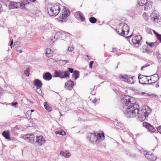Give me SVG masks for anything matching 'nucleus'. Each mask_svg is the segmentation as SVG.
<instances>
[{"mask_svg":"<svg viewBox=\"0 0 161 161\" xmlns=\"http://www.w3.org/2000/svg\"><path fill=\"white\" fill-rule=\"evenodd\" d=\"M93 63V61H91L89 63V67L91 68H92V64Z\"/></svg>","mask_w":161,"mask_h":161,"instance_id":"obj_41","label":"nucleus"},{"mask_svg":"<svg viewBox=\"0 0 161 161\" xmlns=\"http://www.w3.org/2000/svg\"><path fill=\"white\" fill-rule=\"evenodd\" d=\"M13 40H12L11 42L10 43V46L11 47V48H12V45L13 44Z\"/></svg>","mask_w":161,"mask_h":161,"instance_id":"obj_48","label":"nucleus"},{"mask_svg":"<svg viewBox=\"0 0 161 161\" xmlns=\"http://www.w3.org/2000/svg\"><path fill=\"white\" fill-rule=\"evenodd\" d=\"M47 9L50 15L56 16L59 13L60 7L59 4L58 3L52 5L51 7H48Z\"/></svg>","mask_w":161,"mask_h":161,"instance_id":"obj_3","label":"nucleus"},{"mask_svg":"<svg viewBox=\"0 0 161 161\" xmlns=\"http://www.w3.org/2000/svg\"><path fill=\"white\" fill-rule=\"evenodd\" d=\"M55 77H59L62 79L69 78V73L68 71H63L61 70L55 71L54 73Z\"/></svg>","mask_w":161,"mask_h":161,"instance_id":"obj_4","label":"nucleus"},{"mask_svg":"<svg viewBox=\"0 0 161 161\" xmlns=\"http://www.w3.org/2000/svg\"><path fill=\"white\" fill-rule=\"evenodd\" d=\"M60 61L62 62H64V63H63V64L64 65L65 64H66L68 62V61L67 60H60Z\"/></svg>","mask_w":161,"mask_h":161,"instance_id":"obj_40","label":"nucleus"},{"mask_svg":"<svg viewBox=\"0 0 161 161\" xmlns=\"http://www.w3.org/2000/svg\"><path fill=\"white\" fill-rule=\"evenodd\" d=\"M150 77H148V78H147V79H150Z\"/></svg>","mask_w":161,"mask_h":161,"instance_id":"obj_54","label":"nucleus"},{"mask_svg":"<svg viewBox=\"0 0 161 161\" xmlns=\"http://www.w3.org/2000/svg\"><path fill=\"white\" fill-rule=\"evenodd\" d=\"M96 141L97 140L98 141H101L104 139V134L96 133Z\"/></svg>","mask_w":161,"mask_h":161,"instance_id":"obj_17","label":"nucleus"},{"mask_svg":"<svg viewBox=\"0 0 161 161\" xmlns=\"http://www.w3.org/2000/svg\"><path fill=\"white\" fill-rule=\"evenodd\" d=\"M51 108L49 106V107H48L47 108Z\"/></svg>","mask_w":161,"mask_h":161,"instance_id":"obj_59","label":"nucleus"},{"mask_svg":"<svg viewBox=\"0 0 161 161\" xmlns=\"http://www.w3.org/2000/svg\"><path fill=\"white\" fill-rule=\"evenodd\" d=\"M99 77L100 78V79H102V78H101V76H99Z\"/></svg>","mask_w":161,"mask_h":161,"instance_id":"obj_55","label":"nucleus"},{"mask_svg":"<svg viewBox=\"0 0 161 161\" xmlns=\"http://www.w3.org/2000/svg\"><path fill=\"white\" fill-rule=\"evenodd\" d=\"M8 7L10 9L19 8L25 9V5H22V4L20 3H16V2L11 1L8 5Z\"/></svg>","mask_w":161,"mask_h":161,"instance_id":"obj_5","label":"nucleus"},{"mask_svg":"<svg viewBox=\"0 0 161 161\" xmlns=\"http://www.w3.org/2000/svg\"><path fill=\"white\" fill-rule=\"evenodd\" d=\"M143 124V126L147 129L149 131L151 132H154L156 131L155 128L149 123L147 122H144Z\"/></svg>","mask_w":161,"mask_h":161,"instance_id":"obj_12","label":"nucleus"},{"mask_svg":"<svg viewBox=\"0 0 161 161\" xmlns=\"http://www.w3.org/2000/svg\"><path fill=\"white\" fill-rule=\"evenodd\" d=\"M43 79L46 80H49L52 78V75L51 73L49 72H47L43 75Z\"/></svg>","mask_w":161,"mask_h":161,"instance_id":"obj_16","label":"nucleus"},{"mask_svg":"<svg viewBox=\"0 0 161 161\" xmlns=\"http://www.w3.org/2000/svg\"><path fill=\"white\" fill-rule=\"evenodd\" d=\"M2 8V5L0 3V12L1 11V9Z\"/></svg>","mask_w":161,"mask_h":161,"instance_id":"obj_52","label":"nucleus"},{"mask_svg":"<svg viewBox=\"0 0 161 161\" xmlns=\"http://www.w3.org/2000/svg\"><path fill=\"white\" fill-rule=\"evenodd\" d=\"M130 36H127V37H130Z\"/></svg>","mask_w":161,"mask_h":161,"instance_id":"obj_58","label":"nucleus"},{"mask_svg":"<svg viewBox=\"0 0 161 161\" xmlns=\"http://www.w3.org/2000/svg\"><path fill=\"white\" fill-rule=\"evenodd\" d=\"M74 48L73 47H69L67 50L69 52H71L74 50Z\"/></svg>","mask_w":161,"mask_h":161,"instance_id":"obj_37","label":"nucleus"},{"mask_svg":"<svg viewBox=\"0 0 161 161\" xmlns=\"http://www.w3.org/2000/svg\"><path fill=\"white\" fill-rule=\"evenodd\" d=\"M79 15L80 17V19H81V20L82 21L84 20L85 19V18L83 16V14L80 12H79L77 13Z\"/></svg>","mask_w":161,"mask_h":161,"instance_id":"obj_26","label":"nucleus"},{"mask_svg":"<svg viewBox=\"0 0 161 161\" xmlns=\"http://www.w3.org/2000/svg\"><path fill=\"white\" fill-rule=\"evenodd\" d=\"M142 39L141 36L139 35L134 37L132 38V41L135 46L137 47L141 45V41Z\"/></svg>","mask_w":161,"mask_h":161,"instance_id":"obj_6","label":"nucleus"},{"mask_svg":"<svg viewBox=\"0 0 161 161\" xmlns=\"http://www.w3.org/2000/svg\"><path fill=\"white\" fill-rule=\"evenodd\" d=\"M90 22L92 23H95L97 21V19L94 17H91L89 18Z\"/></svg>","mask_w":161,"mask_h":161,"instance_id":"obj_31","label":"nucleus"},{"mask_svg":"<svg viewBox=\"0 0 161 161\" xmlns=\"http://www.w3.org/2000/svg\"><path fill=\"white\" fill-rule=\"evenodd\" d=\"M34 84L36 87H42V83L38 79H36L34 80Z\"/></svg>","mask_w":161,"mask_h":161,"instance_id":"obj_18","label":"nucleus"},{"mask_svg":"<svg viewBox=\"0 0 161 161\" xmlns=\"http://www.w3.org/2000/svg\"><path fill=\"white\" fill-rule=\"evenodd\" d=\"M129 30V27L127 24L121 23L118 28L116 30V31L119 35L126 36L128 33Z\"/></svg>","mask_w":161,"mask_h":161,"instance_id":"obj_2","label":"nucleus"},{"mask_svg":"<svg viewBox=\"0 0 161 161\" xmlns=\"http://www.w3.org/2000/svg\"><path fill=\"white\" fill-rule=\"evenodd\" d=\"M62 36V34L60 32H57L56 33L54 36V39H57Z\"/></svg>","mask_w":161,"mask_h":161,"instance_id":"obj_27","label":"nucleus"},{"mask_svg":"<svg viewBox=\"0 0 161 161\" xmlns=\"http://www.w3.org/2000/svg\"><path fill=\"white\" fill-rule=\"evenodd\" d=\"M31 112H33V111H34V110H33L32 109V110H31Z\"/></svg>","mask_w":161,"mask_h":161,"instance_id":"obj_57","label":"nucleus"},{"mask_svg":"<svg viewBox=\"0 0 161 161\" xmlns=\"http://www.w3.org/2000/svg\"><path fill=\"white\" fill-rule=\"evenodd\" d=\"M159 84H158V83L157 84H156V87H159Z\"/></svg>","mask_w":161,"mask_h":161,"instance_id":"obj_50","label":"nucleus"},{"mask_svg":"<svg viewBox=\"0 0 161 161\" xmlns=\"http://www.w3.org/2000/svg\"><path fill=\"white\" fill-rule=\"evenodd\" d=\"M138 4L140 6H143L147 2V0H137Z\"/></svg>","mask_w":161,"mask_h":161,"instance_id":"obj_24","label":"nucleus"},{"mask_svg":"<svg viewBox=\"0 0 161 161\" xmlns=\"http://www.w3.org/2000/svg\"><path fill=\"white\" fill-rule=\"evenodd\" d=\"M68 71H69V72H70L71 73H73V72H74V69L73 68H68Z\"/></svg>","mask_w":161,"mask_h":161,"instance_id":"obj_38","label":"nucleus"},{"mask_svg":"<svg viewBox=\"0 0 161 161\" xmlns=\"http://www.w3.org/2000/svg\"><path fill=\"white\" fill-rule=\"evenodd\" d=\"M146 43L147 45L150 47L151 48L153 47L156 45V42L148 43L147 42Z\"/></svg>","mask_w":161,"mask_h":161,"instance_id":"obj_35","label":"nucleus"},{"mask_svg":"<svg viewBox=\"0 0 161 161\" xmlns=\"http://www.w3.org/2000/svg\"><path fill=\"white\" fill-rule=\"evenodd\" d=\"M86 57H88V55H86Z\"/></svg>","mask_w":161,"mask_h":161,"instance_id":"obj_60","label":"nucleus"},{"mask_svg":"<svg viewBox=\"0 0 161 161\" xmlns=\"http://www.w3.org/2000/svg\"><path fill=\"white\" fill-rule=\"evenodd\" d=\"M142 16L143 18L145 20L147 21L148 19L149 16L146 13H144Z\"/></svg>","mask_w":161,"mask_h":161,"instance_id":"obj_34","label":"nucleus"},{"mask_svg":"<svg viewBox=\"0 0 161 161\" xmlns=\"http://www.w3.org/2000/svg\"><path fill=\"white\" fill-rule=\"evenodd\" d=\"M30 67H28L24 71V73L27 76H29L30 75Z\"/></svg>","mask_w":161,"mask_h":161,"instance_id":"obj_29","label":"nucleus"},{"mask_svg":"<svg viewBox=\"0 0 161 161\" xmlns=\"http://www.w3.org/2000/svg\"><path fill=\"white\" fill-rule=\"evenodd\" d=\"M35 136L32 134H27L23 136V138L27 142L31 143H33L34 142Z\"/></svg>","mask_w":161,"mask_h":161,"instance_id":"obj_8","label":"nucleus"},{"mask_svg":"<svg viewBox=\"0 0 161 161\" xmlns=\"http://www.w3.org/2000/svg\"><path fill=\"white\" fill-rule=\"evenodd\" d=\"M30 3L28 2V1H26V2H25V3H24L23 4H22V5H25H25L29 4Z\"/></svg>","mask_w":161,"mask_h":161,"instance_id":"obj_46","label":"nucleus"},{"mask_svg":"<svg viewBox=\"0 0 161 161\" xmlns=\"http://www.w3.org/2000/svg\"><path fill=\"white\" fill-rule=\"evenodd\" d=\"M148 95H149V96H151L150 95V94H148Z\"/></svg>","mask_w":161,"mask_h":161,"instance_id":"obj_61","label":"nucleus"},{"mask_svg":"<svg viewBox=\"0 0 161 161\" xmlns=\"http://www.w3.org/2000/svg\"><path fill=\"white\" fill-rule=\"evenodd\" d=\"M17 104H18V103L17 102L12 103H11V105L12 106H15Z\"/></svg>","mask_w":161,"mask_h":161,"instance_id":"obj_45","label":"nucleus"},{"mask_svg":"<svg viewBox=\"0 0 161 161\" xmlns=\"http://www.w3.org/2000/svg\"><path fill=\"white\" fill-rule=\"evenodd\" d=\"M59 113L60 114V116H62V115L61 114V113L60 112H59Z\"/></svg>","mask_w":161,"mask_h":161,"instance_id":"obj_56","label":"nucleus"},{"mask_svg":"<svg viewBox=\"0 0 161 161\" xmlns=\"http://www.w3.org/2000/svg\"><path fill=\"white\" fill-rule=\"evenodd\" d=\"M128 76L127 75L124 76L122 75H120L119 76L120 79L122 81H124L126 82V79H127Z\"/></svg>","mask_w":161,"mask_h":161,"instance_id":"obj_28","label":"nucleus"},{"mask_svg":"<svg viewBox=\"0 0 161 161\" xmlns=\"http://www.w3.org/2000/svg\"><path fill=\"white\" fill-rule=\"evenodd\" d=\"M159 16L155 13L153 12L151 15V17L152 20L158 22L159 19Z\"/></svg>","mask_w":161,"mask_h":161,"instance_id":"obj_15","label":"nucleus"},{"mask_svg":"<svg viewBox=\"0 0 161 161\" xmlns=\"http://www.w3.org/2000/svg\"><path fill=\"white\" fill-rule=\"evenodd\" d=\"M150 77L151 76L140 75L138 77L139 83L142 84H146V81L147 80V78Z\"/></svg>","mask_w":161,"mask_h":161,"instance_id":"obj_13","label":"nucleus"},{"mask_svg":"<svg viewBox=\"0 0 161 161\" xmlns=\"http://www.w3.org/2000/svg\"><path fill=\"white\" fill-rule=\"evenodd\" d=\"M144 5H145L144 9L146 10L148 9L149 8H150L152 6V5L151 4H150L149 5L148 3H147V2H146V4H145Z\"/></svg>","mask_w":161,"mask_h":161,"instance_id":"obj_32","label":"nucleus"},{"mask_svg":"<svg viewBox=\"0 0 161 161\" xmlns=\"http://www.w3.org/2000/svg\"><path fill=\"white\" fill-rule=\"evenodd\" d=\"M41 87H36V92L39 94H41L42 93V91L41 89Z\"/></svg>","mask_w":161,"mask_h":161,"instance_id":"obj_36","label":"nucleus"},{"mask_svg":"<svg viewBox=\"0 0 161 161\" xmlns=\"http://www.w3.org/2000/svg\"><path fill=\"white\" fill-rule=\"evenodd\" d=\"M64 12L62 14V15L64 16V17L66 16H69V14L70 12L69 10H68L65 8H64L63 9Z\"/></svg>","mask_w":161,"mask_h":161,"instance_id":"obj_25","label":"nucleus"},{"mask_svg":"<svg viewBox=\"0 0 161 161\" xmlns=\"http://www.w3.org/2000/svg\"><path fill=\"white\" fill-rule=\"evenodd\" d=\"M153 32L156 35V36L157 37L158 36L159 34H158L156 31H155L154 30H153Z\"/></svg>","mask_w":161,"mask_h":161,"instance_id":"obj_47","label":"nucleus"},{"mask_svg":"<svg viewBox=\"0 0 161 161\" xmlns=\"http://www.w3.org/2000/svg\"><path fill=\"white\" fill-rule=\"evenodd\" d=\"M121 102L122 106L125 108L123 109L125 115L127 118L137 116L139 120L143 121L147 118L151 111V109L148 106L139 111V106L136 103V99L131 96H123Z\"/></svg>","mask_w":161,"mask_h":161,"instance_id":"obj_1","label":"nucleus"},{"mask_svg":"<svg viewBox=\"0 0 161 161\" xmlns=\"http://www.w3.org/2000/svg\"><path fill=\"white\" fill-rule=\"evenodd\" d=\"M72 76L75 80L77 79L79 77V72L77 70L74 71L73 73Z\"/></svg>","mask_w":161,"mask_h":161,"instance_id":"obj_22","label":"nucleus"},{"mask_svg":"<svg viewBox=\"0 0 161 161\" xmlns=\"http://www.w3.org/2000/svg\"><path fill=\"white\" fill-rule=\"evenodd\" d=\"M51 40V41H53V42L52 44V45H53V43L54 42V41L53 40V39H52Z\"/></svg>","mask_w":161,"mask_h":161,"instance_id":"obj_51","label":"nucleus"},{"mask_svg":"<svg viewBox=\"0 0 161 161\" xmlns=\"http://www.w3.org/2000/svg\"><path fill=\"white\" fill-rule=\"evenodd\" d=\"M114 48L113 49V51H114Z\"/></svg>","mask_w":161,"mask_h":161,"instance_id":"obj_63","label":"nucleus"},{"mask_svg":"<svg viewBox=\"0 0 161 161\" xmlns=\"http://www.w3.org/2000/svg\"><path fill=\"white\" fill-rule=\"evenodd\" d=\"M44 105L45 108L48 111L50 112L51 111V108H47L48 107H49L48 105L47 104L46 102H45L44 103Z\"/></svg>","mask_w":161,"mask_h":161,"instance_id":"obj_30","label":"nucleus"},{"mask_svg":"<svg viewBox=\"0 0 161 161\" xmlns=\"http://www.w3.org/2000/svg\"><path fill=\"white\" fill-rule=\"evenodd\" d=\"M60 153L61 155L65 158H69L70 157L71 155L70 153H69L67 152V151L64 152L63 151H61L60 152Z\"/></svg>","mask_w":161,"mask_h":161,"instance_id":"obj_19","label":"nucleus"},{"mask_svg":"<svg viewBox=\"0 0 161 161\" xmlns=\"http://www.w3.org/2000/svg\"><path fill=\"white\" fill-rule=\"evenodd\" d=\"M134 77V76L132 77H127V79H126V82H127L128 83L130 84H133L134 80H133V77Z\"/></svg>","mask_w":161,"mask_h":161,"instance_id":"obj_21","label":"nucleus"},{"mask_svg":"<svg viewBox=\"0 0 161 161\" xmlns=\"http://www.w3.org/2000/svg\"><path fill=\"white\" fill-rule=\"evenodd\" d=\"M86 139L90 142H93L95 140L96 141V133H88L87 134Z\"/></svg>","mask_w":161,"mask_h":161,"instance_id":"obj_11","label":"nucleus"},{"mask_svg":"<svg viewBox=\"0 0 161 161\" xmlns=\"http://www.w3.org/2000/svg\"><path fill=\"white\" fill-rule=\"evenodd\" d=\"M151 77L150 79H147V83L149 84H153L155 83L159 79V76L157 74H155L151 76Z\"/></svg>","mask_w":161,"mask_h":161,"instance_id":"obj_9","label":"nucleus"},{"mask_svg":"<svg viewBox=\"0 0 161 161\" xmlns=\"http://www.w3.org/2000/svg\"><path fill=\"white\" fill-rule=\"evenodd\" d=\"M97 99L96 98H95L93 100H92V103H95L97 102Z\"/></svg>","mask_w":161,"mask_h":161,"instance_id":"obj_44","label":"nucleus"},{"mask_svg":"<svg viewBox=\"0 0 161 161\" xmlns=\"http://www.w3.org/2000/svg\"><path fill=\"white\" fill-rule=\"evenodd\" d=\"M51 50L49 48H47L46 49V56L48 57H50L51 56Z\"/></svg>","mask_w":161,"mask_h":161,"instance_id":"obj_23","label":"nucleus"},{"mask_svg":"<svg viewBox=\"0 0 161 161\" xmlns=\"http://www.w3.org/2000/svg\"><path fill=\"white\" fill-rule=\"evenodd\" d=\"M157 37L158 39L161 42V35H159Z\"/></svg>","mask_w":161,"mask_h":161,"instance_id":"obj_43","label":"nucleus"},{"mask_svg":"<svg viewBox=\"0 0 161 161\" xmlns=\"http://www.w3.org/2000/svg\"><path fill=\"white\" fill-rule=\"evenodd\" d=\"M45 142L44 137L42 136H40L36 137V142L38 143L39 145H41L43 144Z\"/></svg>","mask_w":161,"mask_h":161,"instance_id":"obj_14","label":"nucleus"},{"mask_svg":"<svg viewBox=\"0 0 161 161\" xmlns=\"http://www.w3.org/2000/svg\"><path fill=\"white\" fill-rule=\"evenodd\" d=\"M2 135L7 139H10L9 131H4L3 132Z\"/></svg>","mask_w":161,"mask_h":161,"instance_id":"obj_20","label":"nucleus"},{"mask_svg":"<svg viewBox=\"0 0 161 161\" xmlns=\"http://www.w3.org/2000/svg\"><path fill=\"white\" fill-rule=\"evenodd\" d=\"M30 102L32 104L33 103V102L32 101L30 100Z\"/></svg>","mask_w":161,"mask_h":161,"instance_id":"obj_53","label":"nucleus"},{"mask_svg":"<svg viewBox=\"0 0 161 161\" xmlns=\"http://www.w3.org/2000/svg\"><path fill=\"white\" fill-rule=\"evenodd\" d=\"M17 51L18 52L20 53H21L22 52V51L21 50H17Z\"/></svg>","mask_w":161,"mask_h":161,"instance_id":"obj_49","label":"nucleus"},{"mask_svg":"<svg viewBox=\"0 0 161 161\" xmlns=\"http://www.w3.org/2000/svg\"><path fill=\"white\" fill-rule=\"evenodd\" d=\"M151 82H152V81H149V82H150V83H151Z\"/></svg>","mask_w":161,"mask_h":161,"instance_id":"obj_62","label":"nucleus"},{"mask_svg":"<svg viewBox=\"0 0 161 161\" xmlns=\"http://www.w3.org/2000/svg\"><path fill=\"white\" fill-rule=\"evenodd\" d=\"M143 153L146 157L149 160L154 161L157 159L156 156H154L153 153H150L149 152H147L146 151H143Z\"/></svg>","mask_w":161,"mask_h":161,"instance_id":"obj_7","label":"nucleus"},{"mask_svg":"<svg viewBox=\"0 0 161 161\" xmlns=\"http://www.w3.org/2000/svg\"><path fill=\"white\" fill-rule=\"evenodd\" d=\"M149 66V64H147V65H143V66L141 68V70H143V68H145L147 66Z\"/></svg>","mask_w":161,"mask_h":161,"instance_id":"obj_42","label":"nucleus"},{"mask_svg":"<svg viewBox=\"0 0 161 161\" xmlns=\"http://www.w3.org/2000/svg\"><path fill=\"white\" fill-rule=\"evenodd\" d=\"M74 85V82L71 80H69L65 84V88L69 90H71Z\"/></svg>","mask_w":161,"mask_h":161,"instance_id":"obj_10","label":"nucleus"},{"mask_svg":"<svg viewBox=\"0 0 161 161\" xmlns=\"http://www.w3.org/2000/svg\"><path fill=\"white\" fill-rule=\"evenodd\" d=\"M158 131L161 134V126H158L157 128Z\"/></svg>","mask_w":161,"mask_h":161,"instance_id":"obj_39","label":"nucleus"},{"mask_svg":"<svg viewBox=\"0 0 161 161\" xmlns=\"http://www.w3.org/2000/svg\"><path fill=\"white\" fill-rule=\"evenodd\" d=\"M55 133L62 135H64L66 134L65 131L64 130H61L60 131H56Z\"/></svg>","mask_w":161,"mask_h":161,"instance_id":"obj_33","label":"nucleus"}]
</instances>
